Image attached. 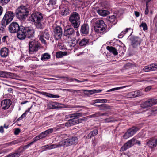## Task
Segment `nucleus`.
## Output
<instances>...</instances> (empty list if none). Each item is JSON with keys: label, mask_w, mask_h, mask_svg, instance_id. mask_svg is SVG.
<instances>
[{"label": "nucleus", "mask_w": 157, "mask_h": 157, "mask_svg": "<svg viewBox=\"0 0 157 157\" xmlns=\"http://www.w3.org/2000/svg\"><path fill=\"white\" fill-rule=\"evenodd\" d=\"M135 141L136 139L134 138H133L129 140L125 143L124 146L121 147L120 151H124L133 146L135 144Z\"/></svg>", "instance_id": "nucleus-12"}, {"label": "nucleus", "mask_w": 157, "mask_h": 157, "mask_svg": "<svg viewBox=\"0 0 157 157\" xmlns=\"http://www.w3.org/2000/svg\"><path fill=\"white\" fill-rule=\"evenodd\" d=\"M88 40L87 39L84 38L79 42V44L81 46H82L86 45L88 43Z\"/></svg>", "instance_id": "nucleus-36"}, {"label": "nucleus", "mask_w": 157, "mask_h": 157, "mask_svg": "<svg viewBox=\"0 0 157 157\" xmlns=\"http://www.w3.org/2000/svg\"><path fill=\"white\" fill-rule=\"evenodd\" d=\"M12 104V101L10 99H6L1 101V104L3 109H8Z\"/></svg>", "instance_id": "nucleus-16"}, {"label": "nucleus", "mask_w": 157, "mask_h": 157, "mask_svg": "<svg viewBox=\"0 0 157 157\" xmlns=\"http://www.w3.org/2000/svg\"><path fill=\"white\" fill-rule=\"evenodd\" d=\"M85 91H87L90 94H92L94 93H97L96 90H86Z\"/></svg>", "instance_id": "nucleus-57"}, {"label": "nucleus", "mask_w": 157, "mask_h": 157, "mask_svg": "<svg viewBox=\"0 0 157 157\" xmlns=\"http://www.w3.org/2000/svg\"><path fill=\"white\" fill-rule=\"evenodd\" d=\"M29 20L34 22L35 25L38 29H42L44 27L42 22L43 16L40 12L33 13L29 17Z\"/></svg>", "instance_id": "nucleus-1"}, {"label": "nucleus", "mask_w": 157, "mask_h": 157, "mask_svg": "<svg viewBox=\"0 0 157 157\" xmlns=\"http://www.w3.org/2000/svg\"><path fill=\"white\" fill-rule=\"evenodd\" d=\"M101 6L104 8H107L109 7V4L107 1H103L102 2Z\"/></svg>", "instance_id": "nucleus-43"}, {"label": "nucleus", "mask_w": 157, "mask_h": 157, "mask_svg": "<svg viewBox=\"0 0 157 157\" xmlns=\"http://www.w3.org/2000/svg\"><path fill=\"white\" fill-rule=\"evenodd\" d=\"M134 91L131 92H130L129 93L127 94V97L128 98H135V97H134Z\"/></svg>", "instance_id": "nucleus-47"}, {"label": "nucleus", "mask_w": 157, "mask_h": 157, "mask_svg": "<svg viewBox=\"0 0 157 157\" xmlns=\"http://www.w3.org/2000/svg\"><path fill=\"white\" fill-rule=\"evenodd\" d=\"M29 53L32 54L33 52L38 51L40 46L37 41L35 40H32L29 42Z\"/></svg>", "instance_id": "nucleus-7"}, {"label": "nucleus", "mask_w": 157, "mask_h": 157, "mask_svg": "<svg viewBox=\"0 0 157 157\" xmlns=\"http://www.w3.org/2000/svg\"><path fill=\"white\" fill-rule=\"evenodd\" d=\"M50 58V55L48 53H45L42 55L41 58L42 60H48Z\"/></svg>", "instance_id": "nucleus-35"}, {"label": "nucleus", "mask_w": 157, "mask_h": 157, "mask_svg": "<svg viewBox=\"0 0 157 157\" xmlns=\"http://www.w3.org/2000/svg\"><path fill=\"white\" fill-rule=\"evenodd\" d=\"M139 128L138 127H133L128 129L123 135L124 139H127L134 135L138 130Z\"/></svg>", "instance_id": "nucleus-10"}, {"label": "nucleus", "mask_w": 157, "mask_h": 157, "mask_svg": "<svg viewBox=\"0 0 157 157\" xmlns=\"http://www.w3.org/2000/svg\"><path fill=\"white\" fill-rule=\"evenodd\" d=\"M107 25L102 20L98 19L95 23L94 30L96 32L103 34L106 32Z\"/></svg>", "instance_id": "nucleus-4"}, {"label": "nucleus", "mask_w": 157, "mask_h": 157, "mask_svg": "<svg viewBox=\"0 0 157 157\" xmlns=\"http://www.w3.org/2000/svg\"><path fill=\"white\" fill-rule=\"evenodd\" d=\"M65 126V125L64 124H60L54 128V129L55 131H57L59 130L60 129L64 128Z\"/></svg>", "instance_id": "nucleus-38"}, {"label": "nucleus", "mask_w": 157, "mask_h": 157, "mask_svg": "<svg viewBox=\"0 0 157 157\" xmlns=\"http://www.w3.org/2000/svg\"><path fill=\"white\" fill-rule=\"evenodd\" d=\"M125 32L123 31L121 32L120 34H119L118 36L119 38H122L125 34Z\"/></svg>", "instance_id": "nucleus-59"}, {"label": "nucleus", "mask_w": 157, "mask_h": 157, "mask_svg": "<svg viewBox=\"0 0 157 157\" xmlns=\"http://www.w3.org/2000/svg\"><path fill=\"white\" fill-rule=\"evenodd\" d=\"M75 124H77L76 121H75L74 120L70 119L65 123V126L69 127L72 126Z\"/></svg>", "instance_id": "nucleus-33"}, {"label": "nucleus", "mask_w": 157, "mask_h": 157, "mask_svg": "<svg viewBox=\"0 0 157 157\" xmlns=\"http://www.w3.org/2000/svg\"><path fill=\"white\" fill-rule=\"evenodd\" d=\"M151 89V86H148L145 89V91L146 92H147L148 91H150V90Z\"/></svg>", "instance_id": "nucleus-61"}, {"label": "nucleus", "mask_w": 157, "mask_h": 157, "mask_svg": "<svg viewBox=\"0 0 157 157\" xmlns=\"http://www.w3.org/2000/svg\"><path fill=\"white\" fill-rule=\"evenodd\" d=\"M66 78L67 79L68 81L71 82H72L74 80V79L75 78H69L68 77H67Z\"/></svg>", "instance_id": "nucleus-63"}, {"label": "nucleus", "mask_w": 157, "mask_h": 157, "mask_svg": "<svg viewBox=\"0 0 157 157\" xmlns=\"http://www.w3.org/2000/svg\"><path fill=\"white\" fill-rule=\"evenodd\" d=\"M25 28L26 33V37L28 38L33 37L35 31L33 28L29 27H25Z\"/></svg>", "instance_id": "nucleus-21"}, {"label": "nucleus", "mask_w": 157, "mask_h": 157, "mask_svg": "<svg viewBox=\"0 0 157 157\" xmlns=\"http://www.w3.org/2000/svg\"><path fill=\"white\" fill-rule=\"evenodd\" d=\"M68 40V43L71 47L75 46L77 43V40L73 38Z\"/></svg>", "instance_id": "nucleus-29"}, {"label": "nucleus", "mask_w": 157, "mask_h": 157, "mask_svg": "<svg viewBox=\"0 0 157 157\" xmlns=\"http://www.w3.org/2000/svg\"><path fill=\"white\" fill-rule=\"evenodd\" d=\"M54 36L57 39H59L61 37L62 34V30L61 28L59 26H57L54 30Z\"/></svg>", "instance_id": "nucleus-20"}, {"label": "nucleus", "mask_w": 157, "mask_h": 157, "mask_svg": "<svg viewBox=\"0 0 157 157\" xmlns=\"http://www.w3.org/2000/svg\"><path fill=\"white\" fill-rule=\"evenodd\" d=\"M149 65L151 71H155L157 69V63H153Z\"/></svg>", "instance_id": "nucleus-37"}, {"label": "nucleus", "mask_w": 157, "mask_h": 157, "mask_svg": "<svg viewBox=\"0 0 157 157\" xmlns=\"http://www.w3.org/2000/svg\"><path fill=\"white\" fill-rule=\"evenodd\" d=\"M140 27H142L144 31L146 30L147 29V26L145 23L142 22L140 25Z\"/></svg>", "instance_id": "nucleus-46"}, {"label": "nucleus", "mask_w": 157, "mask_h": 157, "mask_svg": "<svg viewBox=\"0 0 157 157\" xmlns=\"http://www.w3.org/2000/svg\"><path fill=\"white\" fill-rule=\"evenodd\" d=\"M134 97H135L141 96L143 94V93L140 90L134 91Z\"/></svg>", "instance_id": "nucleus-40"}, {"label": "nucleus", "mask_w": 157, "mask_h": 157, "mask_svg": "<svg viewBox=\"0 0 157 157\" xmlns=\"http://www.w3.org/2000/svg\"><path fill=\"white\" fill-rule=\"evenodd\" d=\"M69 3L68 1L64 0L62 2V9L61 11V14L64 16L68 15L70 12V11L68 8Z\"/></svg>", "instance_id": "nucleus-8"}, {"label": "nucleus", "mask_w": 157, "mask_h": 157, "mask_svg": "<svg viewBox=\"0 0 157 157\" xmlns=\"http://www.w3.org/2000/svg\"><path fill=\"white\" fill-rule=\"evenodd\" d=\"M74 80L76 81L77 82H84V81H87V79H85V80H82V81H80V80H78L77 79H76V78H74Z\"/></svg>", "instance_id": "nucleus-62"}, {"label": "nucleus", "mask_w": 157, "mask_h": 157, "mask_svg": "<svg viewBox=\"0 0 157 157\" xmlns=\"http://www.w3.org/2000/svg\"><path fill=\"white\" fill-rule=\"evenodd\" d=\"M32 143H31V142L30 143H29V144H28L27 145H25L24 147H23V151L27 148H28L31 145H33Z\"/></svg>", "instance_id": "nucleus-50"}, {"label": "nucleus", "mask_w": 157, "mask_h": 157, "mask_svg": "<svg viewBox=\"0 0 157 157\" xmlns=\"http://www.w3.org/2000/svg\"><path fill=\"white\" fill-rule=\"evenodd\" d=\"M101 106H102L103 107L105 108L106 109H110V106H106L105 104H102Z\"/></svg>", "instance_id": "nucleus-64"}, {"label": "nucleus", "mask_w": 157, "mask_h": 157, "mask_svg": "<svg viewBox=\"0 0 157 157\" xmlns=\"http://www.w3.org/2000/svg\"><path fill=\"white\" fill-rule=\"evenodd\" d=\"M56 0H50L49 4H47V5H51L52 6L56 4Z\"/></svg>", "instance_id": "nucleus-51"}, {"label": "nucleus", "mask_w": 157, "mask_h": 157, "mask_svg": "<svg viewBox=\"0 0 157 157\" xmlns=\"http://www.w3.org/2000/svg\"><path fill=\"white\" fill-rule=\"evenodd\" d=\"M71 2L73 5L77 7H81L82 5V0H73Z\"/></svg>", "instance_id": "nucleus-28"}, {"label": "nucleus", "mask_w": 157, "mask_h": 157, "mask_svg": "<svg viewBox=\"0 0 157 157\" xmlns=\"http://www.w3.org/2000/svg\"><path fill=\"white\" fill-rule=\"evenodd\" d=\"M50 37L48 32L47 30H45L41 32L39 36V38L41 42L44 44H46V41L44 39V37L46 40H49Z\"/></svg>", "instance_id": "nucleus-11"}, {"label": "nucleus", "mask_w": 157, "mask_h": 157, "mask_svg": "<svg viewBox=\"0 0 157 157\" xmlns=\"http://www.w3.org/2000/svg\"><path fill=\"white\" fill-rule=\"evenodd\" d=\"M22 152L23 151H21L20 152L13 153L7 157H18L20 155V153Z\"/></svg>", "instance_id": "nucleus-39"}, {"label": "nucleus", "mask_w": 157, "mask_h": 157, "mask_svg": "<svg viewBox=\"0 0 157 157\" xmlns=\"http://www.w3.org/2000/svg\"><path fill=\"white\" fill-rule=\"evenodd\" d=\"M20 129L19 128H17L14 131V134L16 135H17L19 134V133L20 132Z\"/></svg>", "instance_id": "nucleus-60"}, {"label": "nucleus", "mask_w": 157, "mask_h": 157, "mask_svg": "<svg viewBox=\"0 0 157 157\" xmlns=\"http://www.w3.org/2000/svg\"><path fill=\"white\" fill-rule=\"evenodd\" d=\"M88 117H83L82 118L76 120L77 124L81 123L82 121H86L87 120Z\"/></svg>", "instance_id": "nucleus-48"}, {"label": "nucleus", "mask_w": 157, "mask_h": 157, "mask_svg": "<svg viewBox=\"0 0 157 157\" xmlns=\"http://www.w3.org/2000/svg\"><path fill=\"white\" fill-rule=\"evenodd\" d=\"M141 107L143 108H146L152 106L150 101L148 99L147 101L143 102L140 104Z\"/></svg>", "instance_id": "nucleus-27"}, {"label": "nucleus", "mask_w": 157, "mask_h": 157, "mask_svg": "<svg viewBox=\"0 0 157 157\" xmlns=\"http://www.w3.org/2000/svg\"><path fill=\"white\" fill-rule=\"evenodd\" d=\"M89 26L87 24H84L81 26V32L83 34H87L89 32Z\"/></svg>", "instance_id": "nucleus-23"}, {"label": "nucleus", "mask_w": 157, "mask_h": 157, "mask_svg": "<svg viewBox=\"0 0 157 157\" xmlns=\"http://www.w3.org/2000/svg\"><path fill=\"white\" fill-rule=\"evenodd\" d=\"M40 94L44 95L46 97L49 98H58L59 97V95H54L48 93L44 92L39 91L38 92Z\"/></svg>", "instance_id": "nucleus-25"}, {"label": "nucleus", "mask_w": 157, "mask_h": 157, "mask_svg": "<svg viewBox=\"0 0 157 157\" xmlns=\"http://www.w3.org/2000/svg\"><path fill=\"white\" fill-rule=\"evenodd\" d=\"M29 112V110L26 111L25 112L22 114V115L18 119V120H22V119L24 118L27 114V113Z\"/></svg>", "instance_id": "nucleus-45"}, {"label": "nucleus", "mask_w": 157, "mask_h": 157, "mask_svg": "<svg viewBox=\"0 0 157 157\" xmlns=\"http://www.w3.org/2000/svg\"><path fill=\"white\" fill-rule=\"evenodd\" d=\"M5 27L6 26H3L2 24L0 25V33L3 32L4 30Z\"/></svg>", "instance_id": "nucleus-58"}, {"label": "nucleus", "mask_w": 157, "mask_h": 157, "mask_svg": "<svg viewBox=\"0 0 157 157\" xmlns=\"http://www.w3.org/2000/svg\"><path fill=\"white\" fill-rule=\"evenodd\" d=\"M29 12V9L24 6H21L18 7L15 12L16 17L21 21H24L26 18Z\"/></svg>", "instance_id": "nucleus-2"}, {"label": "nucleus", "mask_w": 157, "mask_h": 157, "mask_svg": "<svg viewBox=\"0 0 157 157\" xmlns=\"http://www.w3.org/2000/svg\"><path fill=\"white\" fill-rule=\"evenodd\" d=\"M69 21L71 25L75 29L78 28L80 24L79 14L76 12H73L70 16Z\"/></svg>", "instance_id": "nucleus-3"}, {"label": "nucleus", "mask_w": 157, "mask_h": 157, "mask_svg": "<svg viewBox=\"0 0 157 157\" xmlns=\"http://www.w3.org/2000/svg\"><path fill=\"white\" fill-rule=\"evenodd\" d=\"M97 13L100 15L102 16H105L109 14V12L106 10L98 9L97 10Z\"/></svg>", "instance_id": "nucleus-26"}, {"label": "nucleus", "mask_w": 157, "mask_h": 157, "mask_svg": "<svg viewBox=\"0 0 157 157\" xmlns=\"http://www.w3.org/2000/svg\"><path fill=\"white\" fill-rule=\"evenodd\" d=\"M98 132V130L96 129L93 130L87 136V137L88 138H90L92 137L97 135Z\"/></svg>", "instance_id": "nucleus-34"}, {"label": "nucleus", "mask_w": 157, "mask_h": 157, "mask_svg": "<svg viewBox=\"0 0 157 157\" xmlns=\"http://www.w3.org/2000/svg\"><path fill=\"white\" fill-rule=\"evenodd\" d=\"M69 116L70 117L72 118V119L74 120L75 119L83 116V114L82 113H78L71 114H70Z\"/></svg>", "instance_id": "nucleus-30"}, {"label": "nucleus", "mask_w": 157, "mask_h": 157, "mask_svg": "<svg viewBox=\"0 0 157 157\" xmlns=\"http://www.w3.org/2000/svg\"><path fill=\"white\" fill-rule=\"evenodd\" d=\"M131 45L133 48H137L139 47L141 42L142 40L139 37L134 36L131 39Z\"/></svg>", "instance_id": "nucleus-15"}, {"label": "nucleus", "mask_w": 157, "mask_h": 157, "mask_svg": "<svg viewBox=\"0 0 157 157\" xmlns=\"http://www.w3.org/2000/svg\"><path fill=\"white\" fill-rule=\"evenodd\" d=\"M54 130V128H50L46 130L45 132L47 134H49L52 133L53 132Z\"/></svg>", "instance_id": "nucleus-53"}, {"label": "nucleus", "mask_w": 157, "mask_h": 157, "mask_svg": "<svg viewBox=\"0 0 157 157\" xmlns=\"http://www.w3.org/2000/svg\"><path fill=\"white\" fill-rule=\"evenodd\" d=\"M60 142L57 144H50L47 145H45L42 147V149H44V150H50L60 146H62L60 145Z\"/></svg>", "instance_id": "nucleus-22"}, {"label": "nucleus", "mask_w": 157, "mask_h": 157, "mask_svg": "<svg viewBox=\"0 0 157 157\" xmlns=\"http://www.w3.org/2000/svg\"><path fill=\"white\" fill-rule=\"evenodd\" d=\"M0 76L2 77L9 78L13 79H16L17 75L13 73L1 71L0 72Z\"/></svg>", "instance_id": "nucleus-19"}, {"label": "nucleus", "mask_w": 157, "mask_h": 157, "mask_svg": "<svg viewBox=\"0 0 157 157\" xmlns=\"http://www.w3.org/2000/svg\"><path fill=\"white\" fill-rule=\"evenodd\" d=\"M143 70L145 72H147L151 71L150 65L145 66L143 68Z\"/></svg>", "instance_id": "nucleus-49"}, {"label": "nucleus", "mask_w": 157, "mask_h": 157, "mask_svg": "<svg viewBox=\"0 0 157 157\" xmlns=\"http://www.w3.org/2000/svg\"><path fill=\"white\" fill-rule=\"evenodd\" d=\"M75 34V31L72 28L65 29L64 31V36H65L67 39L74 38Z\"/></svg>", "instance_id": "nucleus-9"}, {"label": "nucleus", "mask_w": 157, "mask_h": 157, "mask_svg": "<svg viewBox=\"0 0 157 157\" xmlns=\"http://www.w3.org/2000/svg\"><path fill=\"white\" fill-rule=\"evenodd\" d=\"M149 5L147 4H146V7L145 10V14L146 15H147L149 12Z\"/></svg>", "instance_id": "nucleus-56"}, {"label": "nucleus", "mask_w": 157, "mask_h": 157, "mask_svg": "<svg viewBox=\"0 0 157 157\" xmlns=\"http://www.w3.org/2000/svg\"><path fill=\"white\" fill-rule=\"evenodd\" d=\"M20 29V27L17 22L12 23L8 27L9 32L12 33L17 32Z\"/></svg>", "instance_id": "nucleus-13"}, {"label": "nucleus", "mask_w": 157, "mask_h": 157, "mask_svg": "<svg viewBox=\"0 0 157 157\" xmlns=\"http://www.w3.org/2000/svg\"><path fill=\"white\" fill-rule=\"evenodd\" d=\"M78 142V139L75 136L72 137L71 138H67L60 142V145L62 146H68L76 144Z\"/></svg>", "instance_id": "nucleus-6"}, {"label": "nucleus", "mask_w": 157, "mask_h": 157, "mask_svg": "<svg viewBox=\"0 0 157 157\" xmlns=\"http://www.w3.org/2000/svg\"><path fill=\"white\" fill-rule=\"evenodd\" d=\"M14 16V13L13 12H6L1 21L2 25L4 26L7 25L13 19Z\"/></svg>", "instance_id": "nucleus-5"}, {"label": "nucleus", "mask_w": 157, "mask_h": 157, "mask_svg": "<svg viewBox=\"0 0 157 157\" xmlns=\"http://www.w3.org/2000/svg\"><path fill=\"white\" fill-rule=\"evenodd\" d=\"M106 49L109 51L110 52H112L115 55H117L118 54V52L115 48L112 46H107Z\"/></svg>", "instance_id": "nucleus-31"}, {"label": "nucleus", "mask_w": 157, "mask_h": 157, "mask_svg": "<svg viewBox=\"0 0 157 157\" xmlns=\"http://www.w3.org/2000/svg\"><path fill=\"white\" fill-rule=\"evenodd\" d=\"M114 15H112L109 17L108 21L111 24V25H114L117 22V18L119 17L120 14H119L118 11H116L114 12Z\"/></svg>", "instance_id": "nucleus-14"}, {"label": "nucleus", "mask_w": 157, "mask_h": 157, "mask_svg": "<svg viewBox=\"0 0 157 157\" xmlns=\"http://www.w3.org/2000/svg\"><path fill=\"white\" fill-rule=\"evenodd\" d=\"M150 101L151 104L152 105V106L154 105H155L157 103V99L151 98L149 99Z\"/></svg>", "instance_id": "nucleus-42"}, {"label": "nucleus", "mask_w": 157, "mask_h": 157, "mask_svg": "<svg viewBox=\"0 0 157 157\" xmlns=\"http://www.w3.org/2000/svg\"><path fill=\"white\" fill-rule=\"evenodd\" d=\"M147 144L151 148L155 147L157 145V135L151 138L147 143Z\"/></svg>", "instance_id": "nucleus-18"}, {"label": "nucleus", "mask_w": 157, "mask_h": 157, "mask_svg": "<svg viewBox=\"0 0 157 157\" xmlns=\"http://www.w3.org/2000/svg\"><path fill=\"white\" fill-rule=\"evenodd\" d=\"M123 88V87H119L115 88H113L110 89L109 90L107 91V92H110V91H114V90H118L119 89H121Z\"/></svg>", "instance_id": "nucleus-55"}, {"label": "nucleus", "mask_w": 157, "mask_h": 157, "mask_svg": "<svg viewBox=\"0 0 157 157\" xmlns=\"http://www.w3.org/2000/svg\"><path fill=\"white\" fill-rule=\"evenodd\" d=\"M67 55V52H63L62 51H59L56 52V56L57 58H61L64 56Z\"/></svg>", "instance_id": "nucleus-32"}, {"label": "nucleus", "mask_w": 157, "mask_h": 157, "mask_svg": "<svg viewBox=\"0 0 157 157\" xmlns=\"http://www.w3.org/2000/svg\"><path fill=\"white\" fill-rule=\"evenodd\" d=\"M17 36L20 40H23L26 37V33L25 27L22 26L17 32Z\"/></svg>", "instance_id": "nucleus-17"}, {"label": "nucleus", "mask_w": 157, "mask_h": 157, "mask_svg": "<svg viewBox=\"0 0 157 157\" xmlns=\"http://www.w3.org/2000/svg\"><path fill=\"white\" fill-rule=\"evenodd\" d=\"M96 103H106L107 101V100L106 99H98L95 100Z\"/></svg>", "instance_id": "nucleus-44"}, {"label": "nucleus", "mask_w": 157, "mask_h": 157, "mask_svg": "<svg viewBox=\"0 0 157 157\" xmlns=\"http://www.w3.org/2000/svg\"><path fill=\"white\" fill-rule=\"evenodd\" d=\"M41 139L40 137L39 136V135L38 136H37L34 138L33 139V141L31 142L32 143V144H33L36 141L39 140V139Z\"/></svg>", "instance_id": "nucleus-52"}, {"label": "nucleus", "mask_w": 157, "mask_h": 157, "mask_svg": "<svg viewBox=\"0 0 157 157\" xmlns=\"http://www.w3.org/2000/svg\"><path fill=\"white\" fill-rule=\"evenodd\" d=\"M0 54L2 57H6L8 55V49L6 47L2 48L0 51Z\"/></svg>", "instance_id": "nucleus-24"}, {"label": "nucleus", "mask_w": 157, "mask_h": 157, "mask_svg": "<svg viewBox=\"0 0 157 157\" xmlns=\"http://www.w3.org/2000/svg\"><path fill=\"white\" fill-rule=\"evenodd\" d=\"M115 121L113 119L112 117H110L109 118L105 119L103 120V122L105 123H109L115 122Z\"/></svg>", "instance_id": "nucleus-41"}, {"label": "nucleus", "mask_w": 157, "mask_h": 157, "mask_svg": "<svg viewBox=\"0 0 157 157\" xmlns=\"http://www.w3.org/2000/svg\"><path fill=\"white\" fill-rule=\"evenodd\" d=\"M10 0H0V3L2 5L8 3Z\"/></svg>", "instance_id": "nucleus-54"}]
</instances>
